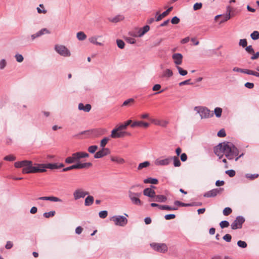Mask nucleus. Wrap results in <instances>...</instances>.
Here are the masks:
<instances>
[{
	"mask_svg": "<svg viewBox=\"0 0 259 259\" xmlns=\"http://www.w3.org/2000/svg\"><path fill=\"white\" fill-rule=\"evenodd\" d=\"M111 160L113 162H116L119 164H122L125 162V160L123 158L118 156H111Z\"/></svg>",
	"mask_w": 259,
	"mask_h": 259,
	"instance_id": "nucleus-28",
	"label": "nucleus"
},
{
	"mask_svg": "<svg viewBox=\"0 0 259 259\" xmlns=\"http://www.w3.org/2000/svg\"><path fill=\"white\" fill-rule=\"evenodd\" d=\"M214 113L217 117H220L222 115V109L220 107H216L214 109Z\"/></svg>",
	"mask_w": 259,
	"mask_h": 259,
	"instance_id": "nucleus-38",
	"label": "nucleus"
},
{
	"mask_svg": "<svg viewBox=\"0 0 259 259\" xmlns=\"http://www.w3.org/2000/svg\"><path fill=\"white\" fill-rule=\"evenodd\" d=\"M258 175L257 174H246L245 175V177L247 179L252 180L258 178Z\"/></svg>",
	"mask_w": 259,
	"mask_h": 259,
	"instance_id": "nucleus-41",
	"label": "nucleus"
},
{
	"mask_svg": "<svg viewBox=\"0 0 259 259\" xmlns=\"http://www.w3.org/2000/svg\"><path fill=\"white\" fill-rule=\"evenodd\" d=\"M180 20L178 17L175 16L172 18L171 22L173 24H177L180 22Z\"/></svg>",
	"mask_w": 259,
	"mask_h": 259,
	"instance_id": "nucleus-61",
	"label": "nucleus"
},
{
	"mask_svg": "<svg viewBox=\"0 0 259 259\" xmlns=\"http://www.w3.org/2000/svg\"><path fill=\"white\" fill-rule=\"evenodd\" d=\"M94 198L92 196H88L86 197L84 201L85 206H89L93 204Z\"/></svg>",
	"mask_w": 259,
	"mask_h": 259,
	"instance_id": "nucleus-27",
	"label": "nucleus"
},
{
	"mask_svg": "<svg viewBox=\"0 0 259 259\" xmlns=\"http://www.w3.org/2000/svg\"><path fill=\"white\" fill-rule=\"evenodd\" d=\"M109 140V138L108 137H105L103 138L100 142V147L101 148H105Z\"/></svg>",
	"mask_w": 259,
	"mask_h": 259,
	"instance_id": "nucleus-40",
	"label": "nucleus"
},
{
	"mask_svg": "<svg viewBox=\"0 0 259 259\" xmlns=\"http://www.w3.org/2000/svg\"><path fill=\"white\" fill-rule=\"evenodd\" d=\"M153 249L160 252H165L167 250V247L164 243H152L150 244Z\"/></svg>",
	"mask_w": 259,
	"mask_h": 259,
	"instance_id": "nucleus-10",
	"label": "nucleus"
},
{
	"mask_svg": "<svg viewBox=\"0 0 259 259\" xmlns=\"http://www.w3.org/2000/svg\"><path fill=\"white\" fill-rule=\"evenodd\" d=\"M143 194L150 198H154L156 193L152 188H146L143 191Z\"/></svg>",
	"mask_w": 259,
	"mask_h": 259,
	"instance_id": "nucleus-20",
	"label": "nucleus"
},
{
	"mask_svg": "<svg viewBox=\"0 0 259 259\" xmlns=\"http://www.w3.org/2000/svg\"><path fill=\"white\" fill-rule=\"evenodd\" d=\"M177 68L178 70L179 74L182 76H185L187 74V71L184 70L182 68L179 66H177Z\"/></svg>",
	"mask_w": 259,
	"mask_h": 259,
	"instance_id": "nucleus-42",
	"label": "nucleus"
},
{
	"mask_svg": "<svg viewBox=\"0 0 259 259\" xmlns=\"http://www.w3.org/2000/svg\"><path fill=\"white\" fill-rule=\"evenodd\" d=\"M246 51L250 54L254 53V50L251 46H246L245 48Z\"/></svg>",
	"mask_w": 259,
	"mask_h": 259,
	"instance_id": "nucleus-56",
	"label": "nucleus"
},
{
	"mask_svg": "<svg viewBox=\"0 0 259 259\" xmlns=\"http://www.w3.org/2000/svg\"><path fill=\"white\" fill-rule=\"evenodd\" d=\"M39 200H49L53 202H62V200L60 198L55 196H44L40 197L38 198Z\"/></svg>",
	"mask_w": 259,
	"mask_h": 259,
	"instance_id": "nucleus-22",
	"label": "nucleus"
},
{
	"mask_svg": "<svg viewBox=\"0 0 259 259\" xmlns=\"http://www.w3.org/2000/svg\"><path fill=\"white\" fill-rule=\"evenodd\" d=\"M178 209V207L175 206H170L168 205H164V210H176Z\"/></svg>",
	"mask_w": 259,
	"mask_h": 259,
	"instance_id": "nucleus-60",
	"label": "nucleus"
},
{
	"mask_svg": "<svg viewBox=\"0 0 259 259\" xmlns=\"http://www.w3.org/2000/svg\"><path fill=\"white\" fill-rule=\"evenodd\" d=\"M55 50L59 55L63 57H70L71 56L70 51L64 46L56 45Z\"/></svg>",
	"mask_w": 259,
	"mask_h": 259,
	"instance_id": "nucleus-8",
	"label": "nucleus"
},
{
	"mask_svg": "<svg viewBox=\"0 0 259 259\" xmlns=\"http://www.w3.org/2000/svg\"><path fill=\"white\" fill-rule=\"evenodd\" d=\"M247 74L252 75L256 77H259V72H255L249 69H247Z\"/></svg>",
	"mask_w": 259,
	"mask_h": 259,
	"instance_id": "nucleus-53",
	"label": "nucleus"
},
{
	"mask_svg": "<svg viewBox=\"0 0 259 259\" xmlns=\"http://www.w3.org/2000/svg\"><path fill=\"white\" fill-rule=\"evenodd\" d=\"M111 220L112 221L115 225L119 226H124L127 223V219L122 215H114L112 217Z\"/></svg>",
	"mask_w": 259,
	"mask_h": 259,
	"instance_id": "nucleus-7",
	"label": "nucleus"
},
{
	"mask_svg": "<svg viewBox=\"0 0 259 259\" xmlns=\"http://www.w3.org/2000/svg\"><path fill=\"white\" fill-rule=\"evenodd\" d=\"M131 127H135L136 126L144 127L147 128L149 126V124L148 122H143L142 121H134L131 125Z\"/></svg>",
	"mask_w": 259,
	"mask_h": 259,
	"instance_id": "nucleus-21",
	"label": "nucleus"
},
{
	"mask_svg": "<svg viewBox=\"0 0 259 259\" xmlns=\"http://www.w3.org/2000/svg\"><path fill=\"white\" fill-rule=\"evenodd\" d=\"M91 105L89 104H87L85 106L83 103H81L78 104V109L79 110H82L84 112H89L91 110Z\"/></svg>",
	"mask_w": 259,
	"mask_h": 259,
	"instance_id": "nucleus-24",
	"label": "nucleus"
},
{
	"mask_svg": "<svg viewBox=\"0 0 259 259\" xmlns=\"http://www.w3.org/2000/svg\"><path fill=\"white\" fill-rule=\"evenodd\" d=\"M124 19V17L122 15H118L115 17L109 19V21L113 23H117L122 21Z\"/></svg>",
	"mask_w": 259,
	"mask_h": 259,
	"instance_id": "nucleus-26",
	"label": "nucleus"
},
{
	"mask_svg": "<svg viewBox=\"0 0 259 259\" xmlns=\"http://www.w3.org/2000/svg\"><path fill=\"white\" fill-rule=\"evenodd\" d=\"M223 239L226 241L230 242L231 240L232 236L231 235L227 234L223 236Z\"/></svg>",
	"mask_w": 259,
	"mask_h": 259,
	"instance_id": "nucleus-58",
	"label": "nucleus"
},
{
	"mask_svg": "<svg viewBox=\"0 0 259 259\" xmlns=\"http://www.w3.org/2000/svg\"><path fill=\"white\" fill-rule=\"evenodd\" d=\"M231 10L230 7H228L227 13L226 15H219L215 17V19L220 17L221 18L220 23H224L230 19Z\"/></svg>",
	"mask_w": 259,
	"mask_h": 259,
	"instance_id": "nucleus-14",
	"label": "nucleus"
},
{
	"mask_svg": "<svg viewBox=\"0 0 259 259\" xmlns=\"http://www.w3.org/2000/svg\"><path fill=\"white\" fill-rule=\"evenodd\" d=\"M233 71L234 72H240L241 73L247 74V69L239 68L238 67H235L233 68Z\"/></svg>",
	"mask_w": 259,
	"mask_h": 259,
	"instance_id": "nucleus-44",
	"label": "nucleus"
},
{
	"mask_svg": "<svg viewBox=\"0 0 259 259\" xmlns=\"http://www.w3.org/2000/svg\"><path fill=\"white\" fill-rule=\"evenodd\" d=\"M158 182V180L155 178H148L144 180V183L145 184H157Z\"/></svg>",
	"mask_w": 259,
	"mask_h": 259,
	"instance_id": "nucleus-30",
	"label": "nucleus"
},
{
	"mask_svg": "<svg viewBox=\"0 0 259 259\" xmlns=\"http://www.w3.org/2000/svg\"><path fill=\"white\" fill-rule=\"evenodd\" d=\"M218 136L219 137H224L226 136V132L224 129L221 130L217 134Z\"/></svg>",
	"mask_w": 259,
	"mask_h": 259,
	"instance_id": "nucleus-63",
	"label": "nucleus"
},
{
	"mask_svg": "<svg viewBox=\"0 0 259 259\" xmlns=\"http://www.w3.org/2000/svg\"><path fill=\"white\" fill-rule=\"evenodd\" d=\"M171 158L168 157L165 159H157L155 161V164L156 165H167L171 161Z\"/></svg>",
	"mask_w": 259,
	"mask_h": 259,
	"instance_id": "nucleus-18",
	"label": "nucleus"
},
{
	"mask_svg": "<svg viewBox=\"0 0 259 259\" xmlns=\"http://www.w3.org/2000/svg\"><path fill=\"white\" fill-rule=\"evenodd\" d=\"M250 37L253 40H257L259 38V32L257 31H254L250 34Z\"/></svg>",
	"mask_w": 259,
	"mask_h": 259,
	"instance_id": "nucleus-39",
	"label": "nucleus"
},
{
	"mask_svg": "<svg viewBox=\"0 0 259 259\" xmlns=\"http://www.w3.org/2000/svg\"><path fill=\"white\" fill-rule=\"evenodd\" d=\"M237 245L240 247L243 248L246 247V246H247V243L245 241H241V240H239L237 242Z\"/></svg>",
	"mask_w": 259,
	"mask_h": 259,
	"instance_id": "nucleus-54",
	"label": "nucleus"
},
{
	"mask_svg": "<svg viewBox=\"0 0 259 259\" xmlns=\"http://www.w3.org/2000/svg\"><path fill=\"white\" fill-rule=\"evenodd\" d=\"M170 158H171V160L172 159L174 160V165L175 166L179 167L181 165V162L178 157L174 156V157H170Z\"/></svg>",
	"mask_w": 259,
	"mask_h": 259,
	"instance_id": "nucleus-36",
	"label": "nucleus"
},
{
	"mask_svg": "<svg viewBox=\"0 0 259 259\" xmlns=\"http://www.w3.org/2000/svg\"><path fill=\"white\" fill-rule=\"evenodd\" d=\"M135 102V100L133 98H130L123 103L122 106H130L132 104Z\"/></svg>",
	"mask_w": 259,
	"mask_h": 259,
	"instance_id": "nucleus-37",
	"label": "nucleus"
},
{
	"mask_svg": "<svg viewBox=\"0 0 259 259\" xmlns=\"http://www.w3.org/2000/svg\"><path fill=\"white\" fill-rule=\"evenodd\" d=\"M202 4L201 3H197L193 6V9L195 11L200 9L202 8Z\"/></svg>",
	"mask_w": 259,
	"mask_h": 259,
	"instance_id": "nucleus-57",
	"label": "nucleus"
},
{
	"mask_svg": "<svg viewBox=\"0 0 259 259\" xmlns=\"http://www.w3.org/2000/svg\"><path fill=\"white\" fill-rule=\"evenodd\" d=\"M247 45V42L246 39H241L239 42V45L243 48L246 47Z\"/></svg>",
	"mask_w": 259,
	"mask_h": 259,
	"instance_id": "nucleus-52",
	"label": "nucleus"
},
{
	"mask_svg": "<svg viewBox=\"0 0 259 259\" xmlns=\"http://www.w3.org/2000/svg\"><path fill=\"white\" fill-rule=\"evenodd\" d=\"M137 187H142L140 184H137L132 186L128 191V195L132 203L134 205H141L142 204V202L139 199V197L141 196V192H135L136 191V189Z\"/></svg>",
	"mask_w": 259,
	"mask_h": 259,
	"instance_id": "nucleus-3",
	"label": "nucleus"
},
{
	"mask_svg": "<svg viewBox=\"0 0 259 259\" xmlns=\"http://www.w3.org/2000/svg\"><path fill=\"white\" fill-rule=\"evenodd\" d=\"M110 151L108 148H102V149L98 151L94 155L95 158H100L110 153Z\"/></svg>",
	"mask_w": 259,
	"mask_h": 259,
	"instance_id": "nucleus-13",
	"label": "nucleus"
},
{
	"mask_svg": "<svg viewBox=\"0 0 259 259\" xmlns=\"http://www.w3.org/2000/svg\"><path fill=\"white\" fill-rule=\"evenodd\" d=\"M98 148L97 145L91 146L88 148V151L91 153H94L98 149Z\"/></svg>",
	"mask_w": 259,
	"mask_h": 259,
	"instance_id": "nucleus-46",
	"label": "nucleus"
},
{
	"mask_svg": "<svg viewBox=\"0 0 259 259\" xmlns=\"http://www.w3.org/2000/svg\"><path fill=\"white\" fill-rule=\"evenodd\" d=\"M226 174L228 175L230 177H233L235 175V171L233 169H229L226 171Z\"/></svg>",
	"mask_w": 259,
	"mask_h": 259,
	"instance_id": "nucleus-55",
	"label": "nucleus"
},
{
	"mask_svg": "<svg viewBox=\"0 0 259 259\" xmlns=\"http://www.w3.org/2000/svg\"><path fill=\"white\" fill-rule=\"evenodd\" d=\"M116 43L119 48L122 49L124 48L125 43L122 40L117 39Z\"/></svg>",
	"mask_w": 259,
	"mask_h": 259,
	"instance_id": "nucleus-43",
	"label": "nucleus"
},
{
	"mask_svg": "<svg viewBox=\"0 0 259 259\" xmlns=\"http://www.w3.org/2000/svg\"><path fill=\"white\" fill-rule=\"evenodd\" d=\"M40 169H44L43 172L46 171V168H49L51 169H58L57 163H47V164H38Z\"/></svg>",
	"mask_w": 259,
	"mask_h": 259,
	"instance_id": "nucleus-16",
	"label": "nucleus"
},
{
	"mask_svg": "<svg viewBox=\"0 0 259 259\" xmlns=\"http://www.w3.org/2000/svg\"><path fill=\"white\" fill-rule=\"evenodd\" d=\"M245 222V219L243 217L238 216L235 220L231 225V227L233 230L240 229L242 228L243 223Z\"/></svg>",
	"mask_w": 259,
	"mask_h": 259,
	"instance_id": "nucleus-9",
	"label": "nucleus"
},
{
	"mask_svg": "<svg viewBox=\"0 0 259 259\" xmlns=\"http://www.w3.org/2000/svg\"><path fill=\"white\" fill-rule=\"evenodd\" d=\"M173 74L172 71L169 69H166L163 71L162 76L163 77H170Z\"/></svg>",
	"mask_w": 259,
	"mask_h": 259,
	"instance_id": "nucleus-33",
	"label": "nucleus"
},
{
	"mask_svg": "<svg viewBox=\"0 0 259 259\" xmlns=\"http://www.w3.org/2000/svg\"><path fill=\"white\" fill-rule=\"evenodd\" d=\"M190 80H191V79H187L185 81H182L179 83V85L182 86V85H186V84H193V83L190 82Z\"/></svg>",
	"mask_w": 259,
	"mask_h": 259,
	"instance_id": "nucleus-62",
	"label": "nucleus"
},
{
	"mask_svg": "<svg viewBox=\"0 0 259 259\" xmlns=\"http://www.w3.org/2000/svg\"><path fill=\"white\" fill-rule=\"evenodd\" d=\"M195 110L199 114L202 119L208 118L213 116V112L206 107H196Z\"/></svg>",
	"mask_w": 259,
	"mask_h": 259,
	"instance_id": "nucleus-4",
	"label": "nucleus"
},
{
	"mask_svg": "<svg viewBox=\"0 0 259 259\" xmlns=\"http://www.w3.org/2000/svg\"><path fill=\"white\" fill-rule=\"evenodd\" d=\"M123 128H120V125L113 129L110 135L112 138H119L125 136H130L131 134L126 132L122 131Z\"/></svg>",
	"mask_w": 259,
	"mask_h": 259,
	"instance_id": "nucleus-5",
	"label": "nucleus"
},
{
	"mask_svg": "<svg viewBox=\"0 0 259 259\" xmlns=\"http://www.w3.org/2000/svg\"><path fill=\"white\" fill-rule=\"evenodd\" d=\"M92 165V163L91 162H86L81 163L80 162H77L75 164L72 165L70 166L64 168L62 171H67L73 169H82L87 167H91Z\"/></svg>",
	"mask_w": 259,
	"mask_h": 259,
	"instance_id": "nucleus-6",
	"label": "nucleus"
},
{
	"mask_svg": "<svg viewBox=\"0 0 259 259\" xmlns=\"http://www.w3.org/2000/svg\"><path fill=\"white\" fill-rule=\"evenodd\" d=\"M107 215H108V212L106 210H102V211H101L99 213V217L102 219L106 218L107 217Z\"/></svg>",
	"mask_w": 259,
	"mask_h": 259,
	"instance_id": "nucleus-50",
	"label": "nucleus"
},
{
	"mask_svg": "<svg viewBox=\"0 0 259 259\" xmlns=\"http://www.w3.org/2000/svg\"><path fill=\"white\" fill-rule=\"evenodd\" d=\"M65 162L67 164H71L75 162H79L76 153H73L71 156L67 157L65 159Z\"/></svg>",
	"mask_w": 259,
	"mask_h": 259,
	"instance_id": "nucleus-19",
	"label": "nucleus"
},
{
	"mask_svg": "<svg viewBox=\"0 0 259 259\" xmlns=\"http://www.w3.org/2000/svg\"><path fill=\"white\" fill-rule=\"evenodd\" d=\"M89 40L91 43H92L98 46H102L103 45L101 42L97 41V37L96 36L91 37L90 38H89Z\"/></svg>",
	"mask_w": 259,
	"mask_h": 259,
	"instance_id": "nucleus-32",
	"label": "nucleus"
},
{
	"mask_svg": "<svg viewBox=\"0 0 259 259\" xmlns=\"http://www.w3.org/2000/svg\"><path fill=\"white\" fill-rule=\"evenodd\" d=\"M38 164H35V166H33L31 161L25 160L15 162L14 166L16 168H23V174L43 172L44 169H40Z\"/></svg>",
	"mask_w": 259,
	"mask_h": 259,
	"instance_id": "nucleus-2",
	"label": "nucleus"
},
{
	"mask_svg": "<svg viewBox=\"0 0 259 259\" xmlns=\"http://www.w3.org/2000/svg\"><path fill=\"white\" fill-rule=\"evenodd\" d=\"M132 122V120H128L124 124H122L120 125V128H123V130H125L127 128V126L131 124Z\"/></svg>",
	"mask_w": 259,
	"mask_h": 259,
	"instance_id": "nucleus-48",
	"label": "nucleus"
},
{
	"mask_svg": "<svg viewBox=\"0 0 259 259\" xmlns=\"http://www.w3.org/2000/svg\"><path fill=\"white\" fill-rule=\"evenodd\" d=\"M183 55L180 53H175L172 55L174 63L178 66L182 63Z\"/></svg>",
	"mask_w": 259,
	"mask_h": 259,
	"instance_id": "nucleus-15",
	"label": "nucleus"
},
{
	"mask_svg": "<svg viewBox=\"0 0 259 259\" xmlns=\"http://www.w3.org/2000/svg\"><path fill=\"white\" fill-rule=\"evenodd\" d=\"M88 194V192L84 191L81 189H78L75 190V191L73 192V195L75 200H78L80 198H84Z\"/></svg>",
	"mask_w": 259,
	"mask_h": 259,
	"instance_id": "nucleus-12",
	"label": "nucleus"
},
{
	"mask_svg": "<svg viewBox=\"0 0 259 259\" xmlns=\"http://www.w3.org/2000/svg\"><path fill=\"white\" fill-rule=\"evenodd\" d=\"M151 122L155 125L161 126L162 127H166L168 124V121L166 120H158L153 119L151 120Z\"/></svg>",
	"mask_w": 259,
	"mask_h": 259,
	"instance_id": "nucleus-23",
	"label": "nucleus"
},
{
	"mask_svg": "<svg viewBox=\"0 0 259 259\" xmlns=\"http://www.w3.org/2000/svg\"><path fill=\"white\" fill-rule=\"evenodd\" d=\"M176 218V215L174 214H166L164 216V218L166 220H169L171 219H175Z\"/></svg>",
	"mask_w": 259,
	"mask_h": 259,
	"instance_id": "nucleus-64",
	"label": "nucleus"
},
{
	"mask_svg": "<svg viewBox=\"0 0 259 259\" xmlns=\"http://www.w3.org/2000/svg\"><path fill=\"white\" fill-rule=\"evenodd\" d=\"M55 214V211H51L48 212H45L43 214L44 217L46 218H49L50 217L54 216Z\"/></svg>",
	"mask_w": 259,
	"mask_h": 259,
	"instance_id": "nucleus-47",
	"label": "nucleus"
},
{
	"mask_svg": "<svg viewBox=\"0 0 259 259\" xmlns=\"http://www.w3.org/2000/svg\"><path fill=\"white\" fill-rule=\"evenodd\" d=\"M173 7H169L167 10H166L165 11L163 12L162 14L159 15V12H156V19L155 20L156 21H159L161 20L163 18L166 17L169 13L172 10Z\"/></svg>",
	"mask_w": 259,
	"mask_h": 259,
	"instance_id": "nucleus-17",
	"label": "nucleus"
},
{
	"mask_svg": "<svg viewBox=\"0 0 259 259\" xmlns=\"http://www.w3.org/2000/svg\"><path fill=\"white\" fill-rule=\"evenodd\" d=\"M232 211V209L230 207H227L224 209L223 211V213L224 215L227 216L229 215L230 213H231Z\"/></svg>",
	"mask_w": 259,
	"mask_h": 259,
	"instance_id": "nucleus-45",
	"label": "nucleus"
},
{
	"mask_svg": "<svg viewBox=\"0 0 259 259\" xmlns=\"http://www.w3.org/2000/svg\"><path fill=\"white\" fill-rule=\"evenodd\" d=\"M153 200L158 202H165L167 200V197L163 195H155Z\"/></svg>",
	"mask_w": 259,
	"mask_h": 259,
	"instance_id": "nucleus-25",
	"label": "nucleus"
},
{
	"mask_svg": "<svg viewBox=\"0 0 259 259\" xmlns=\"http://www.w3.org/2000/svg\"><path fill=\"white\" fill-rule=\"evenodd\" d=\"M76 154L77 157V159L79 161L81 158L88 157L89 154L88 153L83 152H76Z\"/></svg>",
	"mask_w": 259,
	"mask_h": 259,
	"instance_id": "nucleus-29",
	"label": "nucleus"
},
{
	"mask_svg": "<svg viewBox=\"0 0 259 259\" xmlns=\"http://www.w3.org/2000/svg\"><path fill=\"white\" fill-rule=\"evenodd\" d=\"M49 33V31L47 28L41 29L40 30L37 32V33L39 36H41L44 34H48Z\"/></svg>",
	"mask_w": 259,
	"mask_h": 259,
	"instance_id": "nucleus-51",
	"label": "nucleus"
},
{
	"mask_svg": "<svg viewBox=\"0 0 259 259\" xmlns=\"http://www.w3.org/2000/svg\"><path fill=\"white\" fill-rule=\"evenodd\" d=\"M220 226L222 229L227 228L229 226V223L227 221H223L220 223Z\"/></svg>",
	"mask_w": 259,
	"mask_h": 259,
	"instance_id": "nucleus-49",
	"label": "nucleus"
},
{
	"mask_svg": "<svg viewBox=\"0 0 259 259\" xmlns=\"http://www.w3.org/2000/svg\"><path fill=\"white\" fill-rule=\"evenodd\" d=\"M16 159V157L13 154L7 155L4 157V160L8 161H13Z\"/></svg>",
	"mask_w": 259,
	"mask_h": 259,
	"instance_id": "nucleus-35",
	"label": "nucleus"
},
{
	"mask_svg": "<svg viewBox=\"0 0 259 259\" xmlns=\"http://www.w3.org/2000/svg\"><path fill=\"white\" fill-rule=\"evenodd\" d=\"M15 58L17 62H22L24 59L23 57L21 54H16L15 55Z\"/></svg>",
	"mask_w": 259,
	"mask_h": 259,
	"instance_id": "nucleus-59",
	"label": "nucleus"
},
{
	"mask_svg": "<svg viewBox=\"0 0 259 259\" xmlns=\"http://www.w3.org/2000/svg\"><path fill=\"white\" fill-rule=\"evenodd\" d=\"M214 152L219 159L222 158L225 155L228 159L233 160L235 158L236 161L243 155V153H242L238 156V149L231 142H223L219 144L214 147Z\"/></svg>",
	"mask_w": 259,
	"mask_h": 259,
	"instance_id": "nucleus-1",
	"label": "nucleus"
},
{
	"mask_svg": "<svg viewBox=\"0 0 259 259\" xmlns=\"http://www.w3.org/2000/svg\"><path fill=\"white\" fill-rule=\"evenodd\" d=\"M150 165V162L149 161H145L144 162L140 163L138 166V170H141L142 169L144 168H146Z\"/></svg>",
	"mask_w": 259,
	"mask_h": 259,
	"instance_id": "nucleus-34",
	"label": "nucleus"
},
{
	"mask_svg": "<svg viewBox=\"0 0 259 259\" xmlns=\"http://www.w3.org/2000/svg\"><path fill=\"white\" fill-rule=\"evenodd\" d=\"M76 37L79 40H83L86 39V34L82 31L78 32L76 34Z\"/></svg>",
	"mask_w": 259,
	"mask_h": 259,
	"instance_id": "nucleus-31",
	"label": "nucleus"
},
{
	"mask_svg": "<svg viewBox=\"0 0 259 259\" xmlns=\"http://www.w3.org/2000/svg\"><path fill=\"white\" fill-rule=\"evenodd\" d=\"M224 190L223 188H215L212 189L204 194L203 196L205 197H213L216 196L218 194L221 193Z\"/></svg>",
	"mask_w": 259,
	"mask_h": 259,
	"instance_id": "nucleus-11",
	"label": "nucleus"
}]
</instances>
